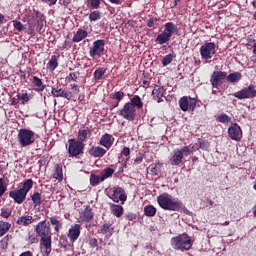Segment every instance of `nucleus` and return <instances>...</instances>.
<instances>
[{
  "instance_id": "nucleus-34",
  "label": "nucleus",
  "mask_w": 256,
  "mask_h": 256,
  "mask_svg": "<svg viewBox=\"0 0 256 256\" xmlns=\"http://www.w3.org/2000/svg\"><path fill=\"white\" fill-rule=\"evenodd\" d=\"M50 223L51 225H54V230L56 233H59L61 229H63V224H61V221L59 220V216H52L50 217Z\"/></svg>"
},
{
  "instance_id": "nucleus-45",
  "label": "nucleus",
  "mask_w": 256,
  "mask_h": 256,
  "mask_svg": "<svg viewBox=\"0 0 256 256\" xmlns=\"http://www.w3.org/2000/svg\"><path fill=\"white\" fill-rule=\"evenodd\" d=\"M113 173H115V170L113 168H105L102 172H101V177L102 179L105 181V179H109V177H113Z\"/></svg>"
},
{
  "instance_id": "nucleus-18",
  "label": "nucleus",
  "mask_w": 256,
  "mask_h": 256,
  "mask_svg": "<svg viewBox=\"0 0 256 256\" xmlns=\"http://www.w3.org/2000/svg\"><path fill=\"white\" fill-rule=\"evenodd\" d=\"M93 217L94 214L91 206H86V208L79 213L80 223H90L93 221Z\"/></svg>"
},
{
  "instance_id": "nucleus-37",
  "label": "nucleus",
  "mask_w": 256,
  "mask_h": 256,
  "mask_svg": "<svg viewBox=\"0 0 256 256\" xmlns=\"http://www.w3.org/2000/svg\"><path fill=\"white\" fill-rule=\"evenodd\" d=\"M103 181H105L103 179V177L100 175H97V174H91L90 175V185L92 187H97V185H99V183H103Z\"/></svg>"
},
{
  "instance_id": "nucleus-31",
  "label": "nucleus",
  "mask_w": 256,
  "mask_h": 256,
  "mask_svg": "<svg viewBox=\"0 0 256 256\" xmlns=\"http://www.w3.org/2000/svg\"><path fill=\"white\" fill-rule=\"evenodd\" d=\"M111 213L114 217H123V206L117 204L110 205Z\"/></svg>"
},
{
  "instance_id": "nucleus-6",
  "label": "nucleus",
  "mask_w": 256,
  "mask_h": 256,
  "mask_svg": "<svg viewBox=\"0 0 256 256\" xmlns=\"http://www.w3.org/2000/svg\"><path fill=\"white\" fill-rule=\"evenodd\" d=\"M116 113L119 117L126 119V121H135V117H137V109L134 108L133 104H129V102L125 103L123 108L117 110Z\"/></svg>"
},
{
  "instance_id": "nucleus-28",
  "label": "nucleus",
  "mask_w": 256,
  "mask_h": 256,
  "mask_svg": "<svg viewBox=\"0 0 256 256\" xmlns=\"http://www.w3.org/2000/svg\"><path fill=\"white\" fill-rule=\"evenodd\" d=\"M113 224L111 223H105L101 226L100 228V233H102V235H105L106 237H111V235H113Z\"/></svg>"
},
{
  "instance_id": "nucleus-44",
  "label": "nucleus",
  "mask_w": 256,
  "mask_h": 256,
  "mask_svg": "<svg viewBox=\"0 0 256 256\" xmlns=\"http://www.w3.org/2000/svg\"><path fill=\"white\" fill-rule=\"evenodd\" d=\"M54 179H58V181H63V167L59 164L55 167Z\"/></svg>"
},
{
  "instance_id": "nucleus-16",
  "label": "nucleus",
  "mask_w": 256,
  "mask_h": 256,
  "mask_svg": "<svg viewBox=\"0 0 256 256\" xmlns=\"http://www.w3.org/2000/svg\"><path fill=\"white\" fill-rule=\"evenodd\" d=\"M53 240L51 238H40V251L43 256H50L52 251Z\"/></svg>"
},
{
  "instance_id": "nucleus-13",
  "label": "nucleus",
  "mask_w": 256,
  "mask_h": 256,
  "mask_svg": "<svg viewBox=\"0 0 256 256\" xmlns=\"http://www.w3.org/2000/svg\"><path fill=\"white\" fill-rule=\"evenodd\" d=\"M51 95L55 98L61 97L62 99H67V101H71L73 99V92L67 90V88H61V86L53 87Z\"/></svg>"
},
{
  "instance_id": "nucleus-46",
  "label": "nucleus",
  "mask_w": 256,
  "mask_h": 256,
  "mask_svg": "<svg viewBox=\"0 0 256 256\" xmlns=\"http://www.w3.org/2000/svg\"><path fill=\"white\" fill-rule=\"evenodd\" d=\"M193 151H195V147L188 145V146H184L180 152L182 153L183 157H189V155H191V153H193Z\"/></svg>"
},
{
  "instance_id": "nucleus-61",
  "label": "nucleus",
  "mask_w": 256,
  "mask_h": 256,
  "mask_svg": "<svg viewBox=\"0 0 256 256\" xmlns=\"http://www.w3.org/2000/svg\"><path fill=\"white\" fill-rule=\"evenodd\" d=\"M122 155H124L125 157H129V155H131V149H129V147H124Z\"/></svg>"
},
{
  "instance_id": "nucleus-14",
  "label": "nucleus",
  "mask_w": 256,
  "mask_h": 256,
  "mask_svg": "<svg viewBox=\"0 0 256 256\" xmlns=\"http://www.w3.org/2000/svg\"><path fill=\"white\" fill-rule=\"evenodd\" d=\"M228 137H230L232 141H241L243 138V130H241V126L237 123L231 124L228 128Z\"/></svg>"
},
{
  "instance_id": "nucleus-21",
  "label": "nucleus",
  "mask_w": 256,
  "mask_h": 256,
  "mask_svg": "<svg viewBox=\"0 0 256 256\" xmlns=\"http://www.w3.org/2000/svg\"><path fill=\"white\" fill-rule=\"evenodd\" d=\"M80 235H81V226L79 224L73 225L68 230V238L70 239L71 243H75V241L79 239Z\"/></svg>"
},
{
  "instance_id": "nucleus-19",
  "label": "nucleus",
  "mask_w": 256,
  "mask_h": 256,
  "mask_svg": "<svg viewBox=\"0 0 256 256\" xmlns=\"http://www.w3.org/2000/svg\"><path fill=\"white\" fill-rule=\"evenodd\" d=\"M113 143H115V138L109 133L103 134L99 140V145L105 147L107 151H109V149L113 147Z\"/></svg>"
},
{
  "instance_id": "nucleus-30",
  "label": "nucleus",
  "mask_w": 256,
  "mask_h": 256,
  "mask_svg": "<svg viewBox=\"0 0 256 256\" xmlns=\"http://www.w3.org/2000/svg\"><path fill=\"white\" fill-rule=\"evenodd\" d=\"M226 79L228 83H239V81L243 79V75L241 74V72H234L226 76Z\"/></svg>"
},
{
  "instance_id": "nucleus-33",
  "label": "nucleus",
  "mask_w": 256,
  "mask_h": 256,
  "mask_svg": "<svg viewBox=\"0 0 256 256\" xmlns=\"http://www.w3.org/2000/svg\"><path fill=\"white\" fill-rule=\"evenodd\" d=\"M50 223L51 225H54V230L56 233H59L61 229H63V224H61V221L59 220V216H52L50 217Z\"/></svg>"
},
{
  "instance_id": "nucleus-42",
  "label": "nucleus",
  "mask_w": 256,
  "mask_h": 256,
  "mask_svg": "<svg viewBox=\"0 0 256 256\" xmlns=\"http://www.w3.org/2000/svg\"><path fill=\"white\" fill-rule=\"evenodd\" d=\"M101 19V11L94 10L89 14V21L90 23H95Z\"/></svg>"
},
{
  "instance_id": "nucleus-22",
  "label": "nucleus",
  "mask_w": 256,
  "mask_h": 256,
  "mask_svg": "<svg viewBox=\"0 0 256 256\" xmlns=\"http://www.w3.org/2000/svg\"><path fill=\"white\" fill-rule=\"evenodd\" d=\"M35 222V218L31 215H22L18 217L16 221V225H20V227H29L32 223Z\"/></svg>"
},
{
  "instance_id": "nucleus-10",
  "label": "nucleus",
  "mask_w": 256,
  "mask_h": 256,
  "mask_svg": "<svg viewBox=\"0 0 256 256\" xmlns=\"http://www.w3.org/2000/svg\"><path fill=\"white\" fill-rule=\"evenodd\" d=\"M233 97H235L236 99H239L240 101L243 99H255L256 97L255 85L250 84L248 87L234 93Z\"/></svg>"
},
{
  "instance_id": "nucleus-53",
  "label": "nucleus",
  "mask_w": 256,
  "mask_h": 256,
  "mask_svg": "<svg viewBox=\"0 0 256 256\" xmlns=\"http://www.w3.org/2000/svg\"><path fill=\"white\" fill-rule=\"evenodd\" d=\"M90 9H99L101 7V0H89Z\"/></svg>"
},
{
  "instance_id": "nucleus-35",
  "label": "nucleus",
  "mask_w": 256,
  "mask_h": 256,
  "mask_svg": "<svg viewBox=\"0 0 256 256\" xmlns=\"http://www.w3.org/2000/svg\"><path fill=\"white\" fill-rule=\"evenodd\" d=\"M129 104L133 105L134 109L135 107L137 109H141L143 107V100H141V97L139 95H134L131 99Z\"/></svg>"
},
{
  "instance_id": "nucleus-2",
  "label": "nucleus",
  "mask_w": 256,
  "mask_h": 256,
  "mask_svg": "<svg viewBox=\"0 0 256 256\" xmlns=\"http://www.w3.org/2000/svg\"><path fill=\"white\" fill-rule=\"evenodd\" d=\"M157 203L164 211H181L183 209V202L173 200V196L169 193L160 194L157 197Z\"/></svg>"
},
{
  "instance_id": "nucleus-26",
  "label": "nucleus",
  "mask_w": 256,
  "mask_h": 256,
  "mask_svg": "<svg viewBox=\"0 0 256 256\" xmlns=\"http://www.w3.org/2000/svg\"><path fill=\"white\" fill-rule=\"evenodd\" d=\"M88 35L89 33L87 32V30L79 28L77 32L74 34L72 41L73 43H81V41H83V39H86Z\"/></svg>"
},
{
  "instance_id": "nucleus-55",
  "label": "nucleus",
  "mask_w": 256,
  "mask_h": 256,
  "mask_svg": "<svg viewBox=\"0 0 256 256\" xmlns=\"http://www.w3.org/2000/svg\"><path fill=\"white\" fill-rule=\"evenodd\" d=\"M68 81H77V79H79V72H71L69 73L68 77H67Z\"/></svg>"
},
{
  "instance_id": "nucleus-57",
  "label": "nucleus",
  "mask_w": 256,
  "mask_h": 256,
  "mask_svg": "<svg viewBox=\"0 0 256 256\" xmlns=\"http://www.w3.org/2000/svg\"><path fill=\"white\" fill-rule=\"evenodd\" d=\"M126 219L128 221H135L137 219V214L133 213V212H129L127 215H126Z\"/></svg>"
},
{
  "instance_id": "nucleus-51",
  "label": "nucleus",
  "mask_w": 256,
  "mask_h": 256,
  "mask_svg": "<svg viewBox=\"0 0 256 256\" xmlns=\"http://www.w3.org/2000/svg\"><path fill=\"white\" fill-rule=\"evenodd\" d=\"M6 191L7 185H5V180L3 178H0V197H3Z\"/></svg>"
},
{
  "instance_id": "nucleus-17",
  "label": "nucleus",
  "mask_w": 256,
  "mask_h": 256,
  "mask_svg": "<svg viewBox=\"0 0 256 256\" xmlns=\"http://www.w3.org/2000/svg\"><path fill=\"white\" fill-rule=\"evenodd\" d=\"M9 197L13 199L14 203H17V205H21L25 203V199H27V194L20 188L18 190L10 191Z\"/></svg>"
},
{
  "instance_id": "nucleus-50",
  "label": "nucleus",
  "mask_w": 256,
  "mask_h": 256,
  "mask_svg": "<svg viewBox=\"0 0 256 256\" xmlns=\"http://www.w3.org/2000/svg\"><path fill=\"white\" fill-rule=\"evenodd\" d=\"M17 97H18V99H19L20 101H23V102H22L23 105H25V103H29V101H30V99H31V98L29 97V94H27V93L18 94Z\"/></svg>"
},
{
  "instance_id": "nucleus-25",
  "label": "nucleus",
  "mask_w": 256,
  "mask_h": 256,
  "mask_svg": "<svg viewBox=\"0 0 256 256\" xmlns=\"http://www.w3.org/2000/svg\"><path fill=\"white\" fill-rule=\"evenodd\" d=\"M183 163V154L180 149L173 150L170 165H181Z\"/></svg>"
},
{
  "instance_id": "nucleus-54",
  "label": "nucleus",
  "mask_w": 256,
  "mask_h": 256,
  "mask_svg": "<svg viewBox=\"0 0 256 256\" xmlns=\"http://www.w3.org/2000/svg\"><path fill=\"white\" fill-rule=\"evenodd\" d=\"M9 247V236H5L1 241H0V248L1 249H7Z\"/></svg>"
},
{
  "instance_id": "nucleus-52",
  "label": "nucleus",
  "mask_w": 256,
  "mask_h": 256,
  "mask_svg": "<svg viewBox=\"0 0 256 256\" xmlns=\"http://www.w3.org/2000/svg\"><path fill=\"white\" fill-rule=\"evenodd\" d=\"M0 217H3V219H9L11 217V210L6 208H1Z\"/></svg>"
},
{
  "instance_id": "nucleus-8",
  "label": "nucleus",
  "mask_w": 256,
  "mask_h": 256,
  "mask_svg": "<svg viewBox=\"0 0 256 256\" xmlns=\"http://www.w3.org/2000/svg\"><path fill=\"white\" fill-rule=\"evenodd\" d=\"M178 105L181 111H195V108L197 107V99L191 98V96H183L179 99Z\"/></svg>"
},
{
  "instance_id": "nucleus-32",
  "label": "nucleus",
  "mask_w": 256,
  "mask_h": 256,
  "mask_svg": "<svg viewBox=\"0 0 256 256\" xmlns=\"http://www.w3.org/2000/svg\"><path fill=\"white\" fill-rule=\"evenodd\" d=\"M109 97L110 99H112V101H117L118 103H121L125 99V92L115 91V92H112L109 95Z\"/></svg>"
},
{
  "instance_id": "nucleus-15",
  "label": "nucleus",
  "mask_w": 256,
  "mask_h": 256,
  "mask_svg": "<svg viewBox=\"0 0 256 256\" xmlns=\"http://www.w3.org/2000/svg\"><path fill=\"white\" fill-rule=\"evenodd\" d=\"M109 199H112L114 203H119L122 201V205L127 201V194H125V190L122 187H114L113 194L109 196Z\"/></svg>"
},
{
  "instance_id": "nucleus-59",
  "label": "nucleus",
  "mask_w": 256,
  "mask_h": 256,
  "mask_svg": "<svg viewBox=\"0 0 256 256\" xmlns=\"http://www.w3.org/2000/svg\"><path fill=\"white\" fill-rule=\"evenodd\" d=\"M248 45H252L253 47V54L256 55V42H255V39H248Z\"/></svg>"
},
{
  "instance_id": "nucleus-47",
  "label": "nucleus",
  "mask_w": 256,
  "mask_h": 256,
  "mask_svg": "<svg viewBox=\"0 0 256 256\" xmlns=\"http://www.w3.org/2000/svg\"><path fill=\"white\" fill-rule=\"evenodd\" d=\"M173 62V54H168L163 57L162 59V65L163 67H167V65H170V63Z\"/></svg>"
},
{
  "instance_id": "nucleus-64",
  "label": "nucleus",
  "mask_w": 256,
  "mask_h": 256,
  "mask_svg": "<svg viewBox=\"0 0 256 256\" xmlns=\"http://www.w3.org/2000/svg\"><path fill=\"white\" fill-rule=\"evenodd\" d=\"M19 256H33V252L26 251V252L21 253Z\"/></svg>"
},
{
  "instance_id": "nucleus-36",
  "label": "nucleus",
  "mask_w": 256,
  "mask_h": 256,
  "mask_svg": "<svg viewBox=\"0 0 256 256\" xmlns=\"http://www.w3.org/2000/svg\"><path fill=\"white\" fill-rule=\"evenodd\" d=\"M105 73H107V68H97L93 73V78L95 81H101V79H104Z\"/></svg>"
},
{
  "instance_id": "nucleus-63",
  "label": "nucleus",
  "mask_w": 256,
  "mask_h": 256,
  "mask_svg": "<svg viewBox=\"0 0 256 256\" xmlns=\"http://www.w3.org/2000/svg\"><path fill=\"white\" fill-rule=\"evenodd\" d=\"M37 27H39V29L43 28V18H38L37 19V23H36Z\"/></svg>"
},
{
  "instance_id": "nucleus-41",
  "label": "nucleus",
  "mask_w": 256,
  "mask_h": 256,
  "mask_svg": "<svg viewBox=\"0 0 256 256\" xmlns=\"http://www.w3.org/2000/svg\"><path fill=\"white\" fill-rule=\"evenodd\" d=\"M151 175L157 176L161 172V163H152L149 167Z\"/></svg>"
},
{
  "instance_id": "nucleus-49",
  "label": "nucleus",
  "mask_w": 256,
  "mask_h": 256,
  "mask_svg": "<svg viewBox=\"0 0 256 256\" xmlns=\"http://www.w3.org/2000/svg\"><path fill=\"white\" fill-rule=\"evenodd\" d=\"M39 236L35 233H29L28 234V243H31V245L35 243H39Z\"/></svg>"
},
{
  "instance_id": "nucleus-23",
  "label": "nucleus",
  "mask_w": 256,
  "mask_h": 256,
  "mask_svg": "<svg viewBox=\"0 0 256 256\" xmlns=\"http://www.w3.org/2000/svg\"><path fill=\"white\" fill-rule=\"evenodd\" d=\"M32 86L34 87V91L37 93H41L42 91H45V83H43V80L39 78L38 76H33L31 80Z\"/></svg>"
},
{
  "instance_id": "nucleus-4",
  "label": "nucleus",
  "mask_w": 256,
  "mask_h": 256,
  "mask_svg": "<svg viewBox=\"0 0 256 256\" xmlns=\"http://www.w3.org/2000/svg\"><path fill=\"white\" fill-rule=\"evenodd\" d=\"M35 132L30 129L22 128L18 132V143L20 147H29L35 143Z\"/></svg>"
},
{
  "instance_id": "nucleus-60",
  "label": "nucleus",
  "mask_w": 256,
  "mask_h": 256,
  "mask_svg": "<svg viewBox=\"0 0 256 256\" xmlns=\"http://www.w3.org/2000/svg\"><path fill=\"white\" fill-rule=\"evenodd\" d=\"M200 149H209V141L203 140L199 142Z\"/></svg>"
},
{
  "instance_id": "nucleus-56",
  "label": "nucleus",
  "mask_w": 256,
  "mask_h": 256,
  "mask_svg": "<svg viewBox=\"0 0 256 256\" xmlns=\"http://www.w3.org/2000/svg\"><path fill=\"white\" fill-rule=\"evenodd\" d=\"M13 23V27L18 30V31H21L23 29V23H21V21L19 20H13L12 21Z\"/></svg>"
},
{
  "instance_id": "nucleus-48",
  "label": "nucleus",
  "mask_w": 256,
  "mask_h": 256,
  "mask_svg": "<svg viewBox=\"0 0 256 256\" xmlns=\"http://www.w3.org/2000/svg\"><path fill=\"white\" fill-rule=\"evenodd\" d=\"M217 121H219V123H231V117L227 114H221L217 117Z\"/></svg>"
},
{
  "instance_id": "nucleus-7",
  "label": "nucleus",
  "mask_w": 256,
  "mask_h": 256,
  "mask_svg": "<svg viewBox=\"0 0 256 256\" xmlns=\"http://www.w3.org/2000/svg\"><path fill=\"white\" fill-rule=\"evenodd\" d=\"M215 53H217V44H215V42H206L200 47V55L203 61L213 59Z\"/></svg>"
},
{
  "instance_id": "nucleus-5",
  "label": "nucleus",
  "mask_w": 256,
  "mask_h": 256,
  "mask_svg": "<svg viewBox=\"0 0 256 256\" xmlns=\"http://www.w3.org/2000/svg\"><path fill=\"white\" fill-rule=\"evenodd\" d=\"M68 156L69 157H79V155H83V151H85V144L77 141L75 138L68 139Z\"/></svg>"
},
{
  "instance_id": "nucleus-9",
  "label": "nucleus",
  "mask_w": 256,
  "mask_h": 256,
  "mask_svg": "<svg viewBox=\"0 0 256 256\" xmlns=\"http://www.w3.org/2000/svg\"><path fill=\"white\" fill-rule=\"evenodd\" d=\"M35 232L40 239H48L51 238V227L49 226V222L47 220L40 221L36 227Z\"/></svg>"
},
{
  "instance_id": "nucleus-12",
  "label": "nucleus",
  "mask_w": 256,
  "mask_h": 256,
  "mask_svg": "<svg viewBox=\"0 0 256 256\" xmlns=\"http://www.w3.org/2000/svg\"><path fill=\"white\" fill-rule=\"evenodd\" d=\"M227 79V72L214 71L210 77V83L213 89H219L223 85V81Z\"/></svg>"
},
{
  "instance_id": "nucleus-43",
  "label": "nucleus",
  "mask_w": 256,
  "mask_h": 256,
  "mask_svg": "<svg viewBox=\"0 0 256 256\" xmlns=\"http://www.w3.org/2000/svg\"><path fill=\"white\" fill-rule=\"evenodd\" d=\"M87 135H89V128L84 130H79L77 141H79L80 143H85V141L87 140Z\"/></svg>"
},
{
  "instance_id": "nucleus-11",
  "label": "nucleus",
  "mask_w": 256,
  "mask_h": 256,
  "mask_svg": "<svg viewBox=\"0 0 256 256\" xmlns=\"http://www.w3.org/2000/svg\"><path fill=\"white\" fill-rule=\"evenodd\" d=\"M90 57H103L105 55V40L100 39L93 42L89 51Z\"/></svg>"
},
{
  "instance_id": "nucleus-1",
  "label": "nucleus",
  "mask_w": 256,
  "mask_h": 256,
  "mask_svg": "<svg viewBox=\"0 0 256 256\" xmlns=\"http://www.w3.org/2000/svg\"><path fill=\"white\" fill-rule=\"evenodd\" d=\"M170 245L174 251H191L193 247V239L187 233H182L178 236L172 237L170 240Z\"/></svg>"
},
{
  "instance_id": "nucleus-38",
  "label": "nucleus",
  "mask_w": 256,
  "mask_h": 256,
  "mask_svg": "<svg viewBox=\"0 0 256 256\" xmlns=\"http://www.w3.org/2000/svg\"><path fill=\"white\" fill-rule=\"evenodd\" d=\"M34 183L33 179H26L20 189L27 195V193L33 189Z\"/></svg>"
},
{
  "instance_id": "nucleus-40",
  "label": "nucleus",
  "mask_w": 256,
  "mask_h": 256,
  "mask_svg": "<svg viewBox=\"0 0 256 256\" xmlns=\"http://www.w3.org/2000/svg\"><path fill=\"white\" fill-rule=\"evenodd\" d=\"M9 229H11V223L0 221V237L7 235V233H9Z\"/></svg>"
},
{
  "instance_id": "nucleus-20",
  "label": "nucleus",
  "mask_w": 256,
  "mask_h": 256,
  "mask_svg": "<svg viewBox=\"0 0 256 256\" xmlns=\"http://www.w3.org/2000/svg\"><path fill=\"white\" fill-rule=\"evenodd\" d=\"M88 153L91 157L95 159H101L107 155V150L101 146H92L88 149Z\"/></svg>"
},
{
  "instance_id": "nucleus-27",
  "label": "nucleus",
  "mask_w": 256,
  "mask_h": 256,
  "mask_svg": "<svg viewBox=\"0 0 256 256\" xmlns=\"http://www.w3.org/2000/svg\"><path fill=\"white\" fill-rule=\"evenodd\" d=\"M47 69H49V71H55V69H57V67H59V54L58 55H52L51 59L49 60V62L46 65Z\"/></svg>"
},
{
  "instance_id": "nucleus-58",
  "label": "nucleus",
  "mask_w": 256,
  "mask_h": 256,
  "mask_svg": "<svg viewBox=\"0 0 256 256\" xmlns=\"http://www.w3.org/2000/svg\"><path fill=\"white\" fill-rule=\"evenodd\" d=\"M89 245H90V247H92V249H95V247H98L97 238H91L89 240Z\"/></svg>"
},
{
  "instance_id": "nucleus-24",
  "label": "nucleus",
  "mask_w": 256,
  "mask_h": 256,
  "mask_svg": "<svg viewBox=\"0 0 256 256\" xmlns=\"http://www.w3.org/2000/svg\"><path fill=\"white\" fill-rule=\"evenodd\" d=\"M165 88L163 86H155L153 91H152V97L157 101V103H161L163 101V97L165 96Z\"/></svg>"
},
{
  "instance_id": "nucleus-39",
  "label": "nucleus",
  "mask_w": 256,
  "mask_h": 256,
  "mask_svg": "<svg viewBox=\"0 0 256 256\" xmlns=\"http://www.w3.org/2000/svg\"><path fill=\"white\" fill-rule=\"evenodd\" d=\"M144 215H146V217H155V215H157V208L153 205H146L144 207Z\"/></svg>"
},
{
  "instance_id": "nucleus-29",
  "label": "nucleus",
  "mask_w": 256,
  "mask_h": 256,
  "mask_svg": "<svg viewBox=\"0 0 256 256\" xmlns=\"http://www.w3.org/2000/svg\"><path fill=\"white\" fill-rule=\"evenodd\" d=\"M31 201L34 207H41L43 203V197L41 196V192H38V191L34 192L31 195Z\"/></svg>"
},
{
  "instance_id": "nucleus-62",
  "label": "nucleus",
  "mask_w": 256,
  "mask_h": 256,
  "mask_svg": "<svg viewBox=\"0 0 256 256\" xmlns=\"http://www.w3.org/2000/svg\"><path fill=\"white\" fill-rule=\"evenodd\" d=\"M147 27H155V19L154 18H149L147 20Z\"/></svg>"
},
{
  "instance_id": "nucleus-3",
  "label": "nucleus",
  "mask_w": 256,
  "mask_h": 256,
  "mask_svg": "<svg viewBox=\"0 0 256 256\" xmlns=\"http://www.w3.org/2000/svg\"><path fill=\"white\" fill-rule=\"evenodd\" d=\"M179 31L177 25L173 22H167L164 25V31L156 37V43L159 45H165V43H169L171 41V37L175 35Z\"/></svg>"
}]
</instances>
